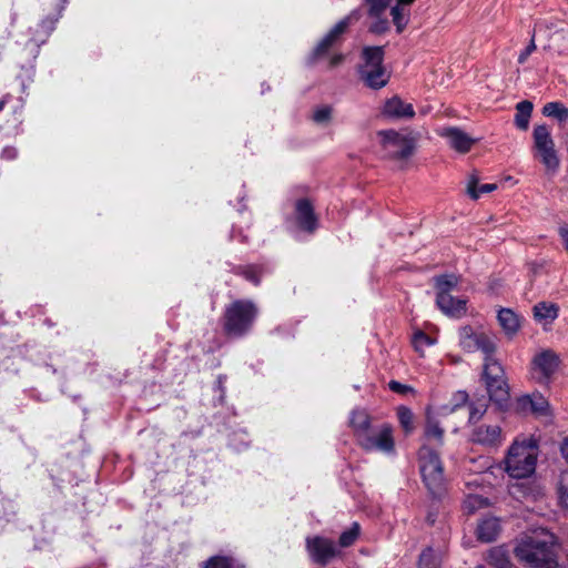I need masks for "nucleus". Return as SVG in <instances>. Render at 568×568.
Instances as JSON below:
<instances>
[{
	"label": "nucleus",
	"instance_id": "a878e982",
	"mask_svg": "<svg viewBox=\"0 0 568 568\" xmlns=\"http://www.w3.org/2000/svg\"><path fill=\"white\" fill-rule=\"evenodd\" d=\"M542 114L555 118L560 122L568 120V109L560 102H549L542 108Z\"/></svg>",
	"mask_w": 568,
	"mask_h": 568
},
{
	"label": "nucleus",
	"instance_id": "7c9ffc66",
	"mask_svg": "<svg viewBox=\"0 0 568 568\" xmlns=\"http://www.w3.org/2000/svg\"><path fill=\"white\" fill-rule=\"evenodd\" d=\"M359 535V525L357 523H353L352 527L347 530L343 531L338 539V545L341 547H349L352 546Z\"/></svg>",
	"mask_w": 568,
	"mask_h": 568
},
{
	"label": "nucleus",
	"instance_id": "09e8293b",
	"mask_svg": "<svg viewBox=\"0 0 568 568\" xmlns=\"http://www.w3.org/2000/svg\"><path fill=\"white\" fill-rule=\"evenodd\" d=\"M414 0H397V4L396 6H399L402 8H404L405 6H409Z\"/></svg>",
	"mask_w": 568,
	"mask_h": 568
},
{
	"label": "nucleus",
	"instance_id": "2eb2a0df",
	"mask_svg": "<svg viewBox=\"0 0 568 568\" xmlns=\"http://www.w3.org/2000/svg\"><path fill=\"white\" fill-rule=\"evenodd\" d=\"M294 220L301 230L308 233H313L317 229V217L312 203L307 199L296 201Z\"/></svg>",
	"mask_w": 568,
	"mask_h": 568
},
{
	"label": "nucleus",
	"instance_id": "cd10ccee",
	"mask_svg": "<svg viewBox=\"0 0 568 568\" xmlns=\"http://www.w3.org/2000/svg\"><path fill=\"white\" fill-rule=\"evenodd\" d=\"M487 561L495 568H508L509 559L507 551L503 547H496L489 550Z\"/></svg>",
	"mask_w": 568,
	"mask_h": 568
},
{
	"label": "nucleus",
	"instance_id": "5701e85b",
	"mask_svg": "<svg viewBox=\"0 0 568 568\" xmlns=\"http://www.w3.org/2000/svg\"><path fill=\"white\" fill-rule=\"evenodd\" d=\"M532 103L530 101H521L516 105L515 123L518 129L527 130L529 125V119L532 112Z\"/></svg>",
	"mask_w": 568,
	"mask_h": 568
},
{
	"label": "nucleus",
	"instance_id": "f3484780",
	"mask_svg": "<svg viewBox=\"0 0 568 568\" xmlns=\"http://www.w3.org/2000/svg\"><path fill=\"white\" fill-rule=\"evenodd\" d=\"M383 112L385 115L392 118H412L415 114L413 105L410 103H405L398 97H393L387 100Z\"/></svg>",
	"mask_w": 568,
	"mask_h": 568
},
{
	"label": "nucleus",
	"instance_id": "a18cd8bd",
	"mask_svg": "<svg viewBox=\"0 0 568 568\" xmlns=\"http://www.w3.org/2000/svg\"><path fill=\"white\" fill-rule=\"evenodd\" d=\"M17 150L13 146H7L2 150L1 156L7 160H13L17 158Z\"/></svg>",
	"mask_w": 568,
	"mask_h": 568
},
{
	"label": "nucleus",
	"instance_id": "39448f33",
	"mask_svg": "<svg viewBox=\"0 0 568 568\" xmlns=\"http://www.w3.org/2000/svg\"><path fill=\"white\" fill-rule=\"evenodd\" d=\"M419 469L428 491L440 497L446 490L444 469L438 454L427 443L419 450Z\"/></svg>",
	"mask_w": 568,
	"mask_h": 568
},
{
	"label": "nucleus",
	"instance_id": "412c9836",
	"mask_svg": "<svg viewBox=\"0 0 568 568\" xmlns=\"http://www.w3.org/2000/svg\"><path fill=\"white\" fill-rule=\"evenodd\" d=\"M349 422L355 432L357 440L361 439L363 435L367 434L372 428L369 416L365 410H353Z\"/></svg>",
	"mask_w": 568,
	"mask_h": 568
},
{
	"label": "nucleus",
	"instance_id": "6e6552de",
	"mask_svg": "<svg viewBox=\"0 0 568 568\" xmlns=\"http://www.w3.org/2000/svg\"><path fill=\"white\" fill-rule=\"evenodd\" d=\"M532 139L535 156L539 159L547 172L556 173L559 169L560 160L550 130L546 125H536Z\"/></svg>",
	"mask_w": 568,
	"mask_h": 568
},
{
	"label": "nucleus",
	"instance_id": "4468645a",
	"mask_svg": "<svg viewBox=\"0 0 568 568\" xmlns=\"http://www.w3.org/2000/svg\"><path fill=\"white\" fill-rule=\"evenodd\" d=\"M438 134L447 141L452 149L459 153H467L476 142V139L456 126L442 128Z\"/></svg>",
	"mask_w": 568,
	"mask_h": 568
},
{
	"label": "nucleus",
	"instance_id": "9d476101",
	"mask_svg": "<svg viewBox=\"0 0 568 568\" xmlns=\"http://www.w3.org/2000/svg\"><path fill=\"white\" fill-rule=\"evenodd\" d=\"M305 548L311 561L321 566H326L341 555L334 540L320 535L306 537Z\"/></svg>",
	"mask_w": 568,
	"mask_h": 568
},
{
	"label": "nucleus",
	"instance_id": "c85d7f7f",
	"mask_svg": "<svg viewBox=\"0 0 568 568\" xmlns=\"http://www.w3.org/2000/svg\"><path fill=\"white\" fill-rule=\"evenodd\" d=\"M425 438L427 442L435 440L438 445L443 444L444 429L436 420L432 418L427 419L425 427Z\"/></svg>",
	"mask_w": 568,
	"mask_h": 568
},
{
	"label": "nucleus",
	"instance_id": "c03bdc74",
	"mask_svg": "<svg viewBox=\"0 0 568 568\" xmlns=\"http://www.w3.org/2000/svg\"><path fill=\"white\" fill-rule=\"evenodd\" d=\"M558 233L564 242L565 248L568 251V225L561 224L559 226Z\"/></svg>",
	"mask_w": 568,
	"mask_h": 568
},
{
	"label": "nucleus",
	"instance_id": "6ab92c4d",
	"mask_svg": "<svg viewBox=\"0 0 568 568\" xmlns=\"http://www.w3.org/2000/svg\"><path fill=\"white\" fill-rule=\"evenodd\" d=\"M498 322L505 334L514 336L520 327V317L510 308H501L498 312Z\"/></svg>",
	"mask_w": 568,
	"mask_h": 568
},
{
	"label": "nucleus",
	"instance_id": "a211bd4d",
	"mask_svg": "<svg viewBox=\"0 0 568 568\" xmlns=\"http://www.w3.org/2000/svg\"><path fill=\"white\" fill-rule=\"evenodd\" d=\"M518 408L521 412H531L536 415H547L548 402L541 395L523 396L518 399Z\"/></svg>",
	"mask_w": 568,
	"mask_h": 568
},
{
	"label": "nucleus",
	"instance_id": "f704fd0d",
	"mask_svg": "<svg viewBox=\"0 0 568 568\" xmlns=\"http://www.w3.org/2000/svg\"><path fill=\"white\" fill-rule=\"evenodd\" d=\"M369 6L368 14L373 18L378 19L379 16L388 8L392 0H365Z\"/></svg>",
	"mask_w": 568,
	"mask_h": 568
},
{
	"label": "nucleus",
	"instance_id": "8fccbe9b",
	"mask_svg": "<svg viewBox=\"0 0 568 568\" xmlns=\"http://www.w3.org/2000/svg\"><path fill=\"white\" fill-rule=\"evenodd\" d=\"M8 99H9V95L7 94V95H4V97L0 100V111H2V110H3V108H4V105H6L7 101H8Z\"/></svg>",
	"mask_w": 568,
	"mask_h": 568
},
{
	"label": "nucleus",
	"instance_id": "9b49d317",
	"mask_svg": "<svg viewBox=\"0 0 568 568\" xmlns=\"http://www.w3.org/2000/svg\"><path fill=\"white\" fill-rule=\"evenodd\" d=\"M361 12L358 10L352 11L347 17L337 22L318 42L313 52L308 57L310 63L316 62L318 59L326 55L331 48H333L341 39L342 34L346 31L348 26L358 20Z\"/></svg>",
	"mask_w": 568,
	"mask_h": 568
},
{
	"label": "nucleus",
	"instance_id": "393cba45",
	"mask_svg": "<svg viewBox=\"0 0 568 568\" xmlns=\"http://www.w3.org/2000/svg\"><path fill=\"white\" fill-rule=\"evenodd\" d=\"M481 333H474L470 327H464L460 331V345L466 352L473 353L478 351V342Z\"/></svg>",
	"mask_w": 568,
	"mask_h": 568
},
{
	"label": "nucleus",
	"instance_id": "1a4fd4ad",
	"mask_svg": "<svg viewBox=\"0 0 568 568\" xmlns=\"http://www.w3.org/2000/svg\"><path fill=\"white\" fill-rule=\"evenodd\" d=\"M384 155L390 159H407L414 150V142L408 136L394 130L377 133Z\"/></svg>",
	"mask_w": 568,
	"mask_h": 568
},
{
	"label": "nucleus",
	"instance_id": "de8ad7c7",
	"mask_svg": "<svg viewBox=\"0 0 568 568\" xmlns=\"http://www.w3.org/2000/svg\"><path fill=\"white\" fill-rule=\"evenodd\" d=\"M561 454L564 456V458L567 460L568 463V439L564 442L562 446H561Z\"/></svg>",
	"mask_w": 568,
	"mask_h": 568
},
{
	"label": "nucleus",
	"instance_id": "2f4dec72",
	"mask_svg": "<svg viewBox=\"0 0 568 568\" xmlns=\"http://www.w3.org/2000/svg\"><path fill=\"white\" fill-rule=\"evenodd\" d=\"M397 416L400 426L404 428V430L408 434L413 432L414 429V415L412 410L407 407H399L397 409Z\"/></svg>",
	"mask_w": 568,
	"mask_h": 568
},
{
	"label": "nucleus",
	"instance_id": "79ce46f5",
	"mask_svg": "<svg viewBox=\"0 0 568 568\" xmlns=\"http://www.w3.org/2000/svg\"><path fill=\"white\" fill-rule=\"evenodd\" d=\"M388 386L393 392L399 393V394H405L409 390H413L412 387H409L408 385H404L396 381H390Z\"/></svg>",
	"mask_w": 568,
	"mask_h": 568
},
{
	"label": "nucleus",
	"instance_id": "20e7f679",
	"mask_svg": "<svg viewBox=\"0 0 568 568\" xmlns=\"http://www.w3.org/2000/svg\"><path fill=\"white\" fill-rule=\"evenodd\" d=\"M459 277L454 274H444L434 277L436 288V305L449 317L459 318L466 314L465 298L455 297L452 293L457 288Z\"/></svg>",
	"mask_w": 568,
	"mask_h": 568
},
{
	"label": "nucleus",
	"instance_id": "3c124183",
	"mask_svg": "<svg viewBox=\"0 0 568 568\" xmlns=\"http://www.w3.org/2000/svg\"><path fill=\"white\" fill-rule=\"evenodd\" d=\"M476 568H485V567H484V566H481V565H479V566H477Z\"/></svg>",
	"mask_w": 568,
	"mask_h": 568
},
{
	"label": "nucleus",
	"instance_id": "423d86ee",
	"mask_svg": "<svg viewBox=\"0 0 568 568\" xmlns=\"http://www.w3.org/2000/svg\"><path fill=\"white\" fill-rule=\"evenodd\" d=\"M383 58L384 50L382 47H367L363 50L364 63L359 68V75L371 89H381L389 80V74L383 67Z\"/></svg>",
	"mask_w": 568,
	"mask_h": 568
},
{
	"label": "nucleus",
	"instance_id": "37998d69",
	"mask_svg": "<svg viewBox=\"0 0 568 568\" xmlns=\"http://www.w3.org/2000/svg\"><path fill=\"white\" fill-rule=\"evenodd\" d=\"M559 498L561 504L568 508V485L561 484L559 488Z\"/></svg>",
	"mask_w": 568,
	"mask_h": 568
},
{
	"label": "nucleus",
	"instance_id": "f257e3e1",
	"mask_svg": "<svg viewBox=\"0 0 568 568\" xmlns=\"http://www.w3.org/2000/svg\"><path fill=\"white\" fill-rule=\"evenodd\" d=\"M515 555L531 568H556L555 537L541 531L525 536L515 547Z\"/></svg>",
	"mask_w": 568,
	"mask_h": 568
},
{
	"label": "nucleus",
	"instance_id": "aec40b11",
	"mask_svg": "<svg viewBox=\"0 0 568 568\" xmlns=\"http://www.w3.org/2000/svg\"><path fill=\"white\" fill-rule=\"evenodd\" d=\"M500 531V525L497 518H487L480 521L477 528V537L484 542L494 541Z\"/></svg>",
	"mask_w": 568,
	"mask_h": 568
},
{
	"label": "nucleus",
	"instance_id": "a19ab883",
	"mask_svg": "<svg viewBox=\"0 0 568 568\" xmlns=\"http://www.w3.org/2000/svg\"><path fill=\"white\" fill-rule=\"evenodd\" d=\"M536 50V44L534 38L531 39L530 43L527 45V48L519 54L518 62L525 63L528 57Z\"/></svg>",
	"mask_w": 568,
	"mask_h": 568
},
{
	"label": "nucleus",
	"instance_id": "72a5a7b5",
	"mask_svg": "<svg viewBox=\"0 0 568 568\" xmlns=\"http://www.w3.org/2000/svg\"><path fill=\"white\" fill-rule=\"evenodd\" d=\"M204 568H234V559L226 556H213L205 561Z\"/></svg>",
	"mask_w": 568,
	"mask_h": 568
},
{
	"label": "nucleus",
	"instance_id": "f03ea898",
	"mask_svg": "<svg viewBox=\"0 0 568 568\" xmlns=\"http://www.w3.org/2000/svg\"><path fill=\"white\" fill-rule=\"evenodd\" d=\"M478 351L485 354L484 379L490 400L501 406L509 398V389L501 364L494 358L496 351L495 338L481 333L478 342Z\"/></svg>",
	"mask_w": 568,
	"mask_h": 568
},
{
	"label": "nucleus",
	"instance_id": "58836bf2",
	"mask_svg": "<svg viewBox=\"0 0 568 568\" xmlns=\"http://www.w3.org/2000/svg\"><path fill=\"white\" fill-rule=\"evenodd\" d=\"M485 410H486L485 405H479V406L471 405L470 412H469V423L475 424V422L478 420L484 415Z\"/></svg>",
	"mask_w": 568,
	"mask_h": 568
},
{
	"label": "nucleus",
	"instance_id": "4c0bfd02",
	"mask_svg": "<svg viewBox=\"0 0 568 568\" xmlns=\"http://www.w3.org/2000/svg\"><path fill=\"white\" fill-rule=\"evenodd\" d=\"M332 116V108L328 105H323L317 108L313 113V120L318 123H327Z\"/></svg>",
	"mask_w": 568,
	"mask_h": 568
},
{
	"label": "nucleus",
	"instance_id": "ea45409f",
	"mask_svg": "<svg viewBox=\"0 0 568 568\" xmlns=\"http://www.w3.org/2000/svg\"><path fill=\"white\" fill-rule=\"evenodd\" d=\"M388 29V21L386 19H378L374 22L369 30L374 33H383Z\"/></svg>",
	"mask_w": 568,
	"mask_h": 568
},
{
	"label": "nucleus",
	"instance_id": "c756f323",
	"mask_svg": "<svg viewBox=\"0 0 568 568\" xmlns=\"http://www.w3.org/2000/svg\"><path fill=\"white\" fill-rule=\"evenodd\" d=\"M439 556L432 548L425 549L419 556L418 568H438Z\"/></svg>",
	"mask_w": 568,
	"mask_h": 568
},
{
	"label": "nucleus",
	"instance_id": "7ed1b4c3",
	"mask_svg": "<svg viewBox=\"0 0 568 568\" xmlns=\"http://www.w3.org/2000/svg\"><path fill=\"white\" fill-rule=\"evenodd\" d=\"M538 446L532 438L516 439L508 449L506 471L514 478H526L536 468Z\"/></svg>",
	"mask_w": 568,
	"mask_h": 568
},
{
	"label": "nucleus",
	"instance_id": "b1692460",
	"mask_svg": "<svg viewBox=\"0 0 568 568\" xmlns=\"http://www.w3.org/2000/svg\"><path fill=\"white\" fill-rule=\"evenodd\" d=\"M489 505L488 498L481 494L468 493L463 503V509L466 514L471 515L477 510L483 509Z\"/></svg>",
	"mask_w": 568,
	"mask_h": 568
},
{
	"label": "nucleus",
	"instance_id": "f8f14e48",
	"mask_svg": "<svg viewBox=\"0 0 568 568\" xmlns=\"http://www.w3.org/2000/svg\"><path fill=\"white\" fill-rule=\"evenodd\" d=\"M359 446L367 452H382L389 454L394 450L395 443L393 438V429L388 424L371 428L357 440Z\"/></svg>",
	"mask_w": 568,
	"mask_h": 568
},
{
	"label": "nucleus",
	"instance_id": "49530a36",
	"mask_svg": "<svg viewBox=\"0 0 568 568\" xmlns=\"http://www.w3.org/2000/svg\"><path fill=\"white\" fill-rule=\"evenodd\" d=\"M343 59H344L343 54H334L329 59V68H334V67L338 65L339 63H342Z\"/></svg>",
	"mask_w": 568,
	"mask_h": 568
},
{
	"label": "nucleus",
	"instance_id": "0eeeda50",
	"mask_svg": "<svg viewBox=\"0 0 568 568\" xmlns=\"http://www.w3.org/2000/svg\"><path fill=\"white\" fill-rule=\"evenodd\" d=\"M256 307L250 301H235L225 311V331L230 335L242 336L252 326Z\"/></svg>",
	"mask_w": 568,
	"mask_h": 568
},
{
	"label": "nucleus",
	"instance_id": "473e14b6",
	"mask_svg": "<svg viewBox=\"0 0 568 568\" xmlns=\"http://www.w3.org/2000/svg\"><path fill=\"white\" fill-rule=\"evenodd\" d=\"M393 22L396 26L397 32H402L408 22V13L404 8L395 6L390 10Z\"/></svg>",
	"mask_w": 568,
	"mask_h": 568
},
{
	"label": "nucleus",
	"instance_id": "ddd939ff",
	"mask_svg": "<svg viewBox=\"0 0 568 568\" xmlns=\"http://www.w3.org/2000/svg\"><path fill=\"white\" fill-rule=\"evenodd\" d=\"M504 433L498 424H474L469 440L485 448H497L504 443Z\"/></svg>",
	"mask_w": 568,
	"mask_h": 568
},
{
	"label": "nucleus",
	"instance_id": "e433bc0d",
	"mask_svg": "<svg viewBox=\"0 0 568 568\" xmlns=\"http://www.w3.org/2000/svg\"><path fill=\"white\" fill-rule=\"evenodd\" d=\"M434 341L423 332H416L413 336V345L417 352H423L425 346H429Z\"/></svg>",
	"mask_w": 568,
	"mask_h": 568
},
{
	"label": "nucleus",
	"instance_id": "c9c22d12",
	"mask_svg": "<svg viewBox=\"0 0 568 568\" xmlns=\"http://www.w3.org/2000/svg\"><path fill=\"white\" fill-rule=\"evenodd\" d=\"M242 274L247 281L257 285L262 275V268L255 265H248L243 267Z\"/></svg>",
	"mask_w": 568,
	"mask_h": 568
},
{
	"label": "nucleus",
	"instance_id": "dca6fc26",
	"mask_svg": "<svg viewBox=\"0 0 568 568\" xmlns=\"http://www.w3.org/2000/svg\"><path fill=\"white\" fill-rule=\"evenodd\" d=\"M532 364L542 377L548 378L557 369L559 358L552 351L546 349L535 356Z\"/></svg>",
	"mask_w": 568,
	"mask_h": 568
},
{
	"label": "nucleus",
	"instance_id": "bb28decb",
	"mask_svg": "<svg viewBox=\"0 0 568 568\" xmlns=\"http://www.w3.org/2000/svg\"><path fill=\"white\" fill-rule=\"evenodd\" d=\"M477 184L478 180L475 176H471L467 184V193L474 200H477L483 193H490L497 189L495 183H486L479 186Z\"/></svg>",
	"mask_w": 568,
	"mask_h": 568
},
{
	"label": "nucleus",
	"instance_id": "4be33fe9",
	"mask_svg": "<svg viewBox=\"0 0 568 568\" xmlns=\"http://www.w3.org/2000/svg\"><path fill=\"white\" fill-rule=\"evenodd\" d=\"M558 311L556 304L540 302L534 306V316L538 322L551 323L558 317Z\"/></svg>",
	"mask_w": 568,
	"mask_h": 568
}]
</instances>
